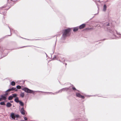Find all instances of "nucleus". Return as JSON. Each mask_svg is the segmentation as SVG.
<instances>
[{
	"instance_id": "obj_1",
	"label": "nucleus",
	"mask_w": 121,
	"mask_h": 121,
	"mask_svg": "<svg viewBox=\"0 0 121 121\" xmlns=\"http://www.w3.org/2000/svg\"><path fill=\"white\" fill-rule=\"evenodd\" d=\"M71 28H68L63 30L62 38L64 39L67 36L69 35V33L70 31Z\"/></svg>"
},
{
	"instance_id": "obj_2",
	"label": "nucleus",
	"mask_w": 121,
	"mask_h": 121,
	"mask_svg": "<svg viewBox=\"0 0 121 121\" xmlns=\"http://www.w3.org/2000/svg\"><path fill=\"white\" fill-rule=\"evenodd\" d=\"M22 90L24 91L25 92L27 93H33L34 94L35 91L31 90L25 87L22 89Z\"/></svg>"
},
{
	"instance_id": "obj_3",
	"label": "nucleus",
	"mask_w": 121,
	"mask_h": 121,
	"mask_svg": "<svg viewBox=\"0 0 121 121\" xmlns=\"http://www.w3.org/2000/svg\"><path fill=\"white\" fill-rule=\"evenodd\" d=\"M69 88H63L59 90L58 92H56L55 93H53L51 92H46L47 93H51V94H53V95L55 94H56L60 92H61L62 91H67L68 90Z\"/></svg>"
},
{
	"instance_id": "obj_4",
	"label": "nucleus",
	"mask_w": 121,
	"mask_h": 121,
	"mask_svg": "<svg viewBox=\"0 0 121 121\" xmlns=\"http://www.w3.org/2000/svg\"><path fill=\"white\" fill-rule=\"evenodd\" d=\"M10 116L14 120H17V118L19 117V115L18 114L16 115L14 113H13L11 114Z\"/></svg>"
},
{
	"instance_id": "obj_5",
	"label": "nucleus",
	"mask_w": 121,
	"mask_h": 121,
	"mask_svg": "<svg viewBox=\"0 0 121 121\" xmlns=\"http://www.w3.org/2000/svg\"><path fill=\"white\" fill-rule=\"evenodd\" d=\"M76 96L79 98H80L83 99H84L85 97L84 96L81 95L79 93H76Z\"/></svg>"
},
{
	"instance_id": "obj_6",
	"label": "nucleus",
	"mask_w": 121,
	"mask_h": 121,
	"mask_svg": "<svg viewBox=\"0 0 121 121\" xmlns=\"http://www.w3.org/2000/svg\"><path fill=\"white\" fill-rule=\"evenodd\" d=\"M110 33H112L113 35H114L115 36H116L115 35L116 34H118L117 31L115 30H110Z\"/></svg>"
},
{
	"instance_id": "obj_7",
	"label": "nucleus",
	"mask_w": 121,
	"mask_h": 121,
	"mask_svg": "<svg viewBox=\"0 0 121 121\" xmlns=\"http://www.w3.org/2000/svg\"><path fill=\"white\" fill-rule=\"evenodd\" d=\"M20 112L23 115H25V111L24 110V108L22 107L20 110Z\"/></svg>"
},
{
	"instance_id": "obj_8",
	"label": "nucleus",
	"mask_w": 121,
	"mask_h": 121,
	"mask_svg": "<svg viewBox=\"0 0 121 121\" xmlns=\"http://www.w3.org/2000/svg\"><path fill=\"white\" fill-rule=\"evenodd\" d=\"M8 94L7 93H6L5 95H1V97L3 100H5L6 99V97L5 96V95H7Z\"/></svg>"
},
{
	"instance_id": "obj_9",
	"label": "nucleus",
	"mask_w": 121,
	"mask_h": 121,
	"mask_svg": "<svg viewBox=\"0 0 121 121\" xmlns=\"http://www.w3.org/2000/svg\"><path fill=\"white\" fill-rule=\"evenodd\" d=\"M86 24H82L80 25L79 27L80 29H81L83 28L85 26Z\"/></svg>"
},
{
	"instance_id": "obj_10",
	"label": "nucleus",
	"mask_w": 121,
	"mask_h": 121,
	"mask_svg": "<svg viewBox=\"0 0 121 121\" xmlns=\"http://www.w3.org/2000/svg\"><path fill=\"white\" fill-rule=\"evenodd\" d=\"M79 28L78 27H76L73 28V31L74 32H76L77 31L78 29Z\"/></svg>"
},
{
	"instance_id": "obj_11",
	"label": "nucleus",
	"mask_w": 121,
	"mask_h": 121,
	"mask_svg": "<svg viewBox=\"0 0 121 121\" xmlns=\"http://www.w3.org/2000/svg\"><path fill=\"white\" fill-rule=\"evenodd\" d=\"M12 105V104L9 102H8L6 104V106L7 107H10Z\"/></svg>"
},
{
	"instance_id": "obj_12",
	"label": "nucleus",
	"mask_w": 121,
	"mask_h": 121,
	"mask_svg": "<svg viewBox=\"0 0 121 121\" xmlns=\"http://www.w3.org/2000/svg\"><path fill=\"white\" fill-rule=\"evenodd\" d=\"M15 101L17 103H18L20 101L19 100L18 98V97H16L14 99Z\"/></svg>"
},
{
	"instance_id": "obj_13",
	"label": "nucleus",
	"mask_w": 121,
	"mask_h": 121,
	"mask_svg": "<svg viewBox=\"0 0 121 121\" xmlns=\"http://www.w3.org/2000/svg\"><path fill=\"white\" fill-rule=\"evenodd\" d=\"M20 96L22 98H23L24 96V93L23 92H21L20 94Z\"/></svg>"
},
{
	"instance_id": "obj_14",
	"label": "nucleus",
	"mask_w": 121,
	"mask_h": 121,
	"mask_svg": "<svg viewBox=\"0 0 121 121\" xmlns=\"http://www.w3.org/2000/svg\"><path fill=\"white\" fill-rule=\"evenodd\" d=\"M107 6L106 5L104 4V9H103V11H105L106 9Z\"/></svg>"
},
{
	"instance_id": "obj_15",
	"label": "nucleus",
	"mask_w": 121,
	"mask_h": 121,
	"mask_svg": "<svg viewBox=\"0 0 121 121\" xmlns=\"http://www.w3.org/2000/svg\"><path fill=\"white\" fill-rule=\"evenodd\" d=\"M19 104H20V105L22 106H23L24 105V104L21 101H20L19 102Z\"/></svg>"
},
{
	"instance_id": "obj_16",
	"label": "nucleus",
	"mask_w": 121,
	"mask_h": 121,
	"mask_svg": "<svg viewBox=\"0 0 121 121\" xmlns=\"http://www.w3.org/2000/svg\"><path fill=\"white\" fill-rule=\"evenodd\" d=\"M13 98V97L12 96H10L9 97L8 99L9 100H10L12 99Z\"/></svg>"
},
{
	"instance_id": "obj_17",
	"label": "nucleus",
	"mask_w": 121,
	"mask_h": 121,
	"mask_svg": "<svg viewBox=\"0 0 121 121\" xmlns=\"http://www.w3.org/2000/svg\"><path fill=\"white\" fill-rule=\"evenodd\" d=\"M15 84V83L14 81H12L11 82V85L13 86H14Z\"/></svg>"
},
{
	"instance_id": "obj_18",
	"label": "nucleus",
	"mask_w": 121,
	"mask_h": 121,
	"mask_svg": "<svg viewBox=\"0 0 121 121\" xmlns=\"http://www.w3.org/2000/svg\"><path fill=\"white\" fill-rule=\"evenodd\" d=\"M12 96L13 97H15L16 98L17 97V95L16 94H12Z\"/></svg>"
},
{
	"instance_id": "obj_19",
	"label": "nucleus",
	"mask_w": 121,
	"mask_h": 121,
	"mask_svg": "<svg viewBox=\"0 0 121 121\" xmlns=\"http://www.w3.org/2000/svg\"><path fill=\"white\" fill-rule=\"evenodd\" d=\"M0 105H5V103H4V102H0Z\"/></svg>"
},
{
	"instance_id": "obj_20",
	"label": "nucleus",
	"mask_w": 121,
	"mask_h": 121,
	"mask_svg": "<svg viewBox=\"0 0 121 121\" xmlns=\"http://www.w3.org/2000/svg\"><path fill=\"white\" fill-rule=\"evenodd\" d=\"M16 88L17 89H20L21 88V87L19 85H18L17 86Z\"/></svg>"
},
{
	"instance_id": "obj_21",
	"label": "nucleus",
	"mask_w": 121,
	"mask_h": 121,
	"mask_svg": "<svg viewBox=\"0 0 121 121\" xmlns=\"http://www.w3.org/2000/svg\"><path fill=\"white\" fill-rule=\"evenodd\" d=\"M11 91H14L16 89V88L15 87H13L11 88Z\"/></svg>"
},
{
	"instance_id": "obj_22",
	"label": "nucleus",
	"mask_w": 121,
	"mask_h": 121,
	"mask_svg": "<svg viewBox=\"0 0 121 121\" xmlns=\"http://www.w3.org/2000/svg\"><path fill=\"white\" fill-rule=\"evenodd\" d=\"M56 56H54V57L52 58V59L53 60H55L56 59Z\"/></svg>"
},
{
	"instance_id": "obj_23",
	"label": "nucleus",
	"mask_w": 121,
	"mask_h": 121,
	"mask_svg": "<svg viewBox=\"0 0 121 121\" xmlns=\"http://www.w3.org/2000/svg\"><path fill=\"white\" fill-rule=\"evenodd\" d=\"M11 91V89H10L7 90L6 91Z\"/></svg>"
},
{
	"instance_id": "obj_24",
	"label": "nucleus",
	"mask_w": 121,
	"mask_h": 121,
	"mask_svg": "<svg viewBox=\"0 0 121 121\" xmlns=\"http://www.w3.org/2000/svg\"><path fill=\"white\" fill-rule=\"evenodd\" d=\"M24 120H27V118L26 117H24Z\"/></svg>"
},
{
	"instance_id": "obj_25",
	"label": "nucleus",
	"mask_w": 121,
	"mask_h": 121,
	"mask_svg": "<svg viewBox=\"0 0 121 121\" xmlns=\"http://www.w3.org/2000/svg\"><path fill=\"white\" fill-rule=\"evenodd\" d=\"M72 89H73V90H76V88H75V87H73Z\"/></svg>"
},
{
	"instance_id": "obj_26",
	"label": "nucleus",
	"mask_w": 121,
	"mask_h": 121,
	"mask_svg": "<svg viewBox=\"0 0 121 121\" xmlns=\"http://www.w3.org/2000/svg\"><path fill=\"white\" fill-rule=\"evenodd\" d=\"M3 100L2 99V98L1 97V98H0V101H2Z\"/></svg>"
},
{
	"instance_id": "obj_27",
	"label": "nucleus",
	"mask_w": 121,
	"mask_h": 121,
	"mask_svg": "<svg viewBox=\"0 0 121 121\" xmlns=\"http://www.w3.org/2000/svg\"><path fill=\"white\" fill-rule=\"evenodd\" d=\"M91 29V28H86V29H87V30H90Z\"/></svg>"
},
{
	"instance_id": "obj_28",
	"label": "nucleus",
	"mask_w": 121,
	"mask_h": 121,
	"mask_svg": "<svg viewBox=\"0 0 121 121\" xmlns=\"http://www.w3.org/2000/svg\"><path fill=\"white\" fill-rule=\"evenodd\" d=\"M9 28L10 29V32H11L12 31V29H11L9 27Z\"/></svg>"
},
{
	"instance_id": "obj_29",
	"label": "nucleus",
	"mask_w": 121,
	"mask_h": 121,
	"mask_svg": "<svg viewBox=\"0 0 121 121\" xmlns=\"http://www.w3.org/2000/svg\"><path fill=\"white\" fill-rule=\"evenodd\" d=\"M15 90V91H17V89H16L15 90Z\"/></svg>"
},
{
	"instance_id": "obj_30",
	"label": "nucleus",
	"mask_w": 121,
	"mask_h": 121,
	"mask_svg": "<svg viewBox=\"0 0 121 121\" xmlns=\"http://www.w3.org/2000/svg\"><path fill=\"white\" fill-rule=\"evenodd\" d=\"M13 102V101H10V102L11 103H12V102Z\"/></svg>"
},
{
	"instance_id": "obj_31",
	"label": "nucleus",
	"mask_w": 121,
	"mask_h": 121,
	"mask_svg": "<svg viewBox=\"0 0 121 121\" xmlns=\"http://www.w3.org/2000/svg\"><path fill=\"white\" fill-rule=\"evenodd\" d=\"M63 60H62V61H65V60L64 59H63Z\"/></svg>"
},
{
	"instance_id": "obj_32",
	"label": "nucleus",
	"mask_w": 121,
	"mask_h": 121,
	"mask_svg": "<svg viewBox=\"0 0 121 121\" xmlns=\"http://www.w3.org/2000/svg\"><path fill=\"white\" fill-rule=\"evenodd\" d=\"M109 23H108V24L107 25V26H109Z\"/></svg>"
},
{
	"instance_id": "obj_33",
	"label": "nucleus",
	"mask_w": 121,
	"mask_h": 121,
	"mask_svg": "<svg viewBox=\"0 0 121 121\" xmlns=\"http://www.w3.org/2000/svg\"><path fill=\"white\" fill-rule=\"evenodd\" d=\"M21 121H25L23 120H22Z\"/></svg>"
},
{
	"instance_id": "obj_34",
	"label": "nucleus",
	"mask_w": 121,
	"mask_h": 121,
	"mask_svg": "<svg viewBox=\"0 0 121 121\" xmlns=\"http://www.w3.org/2000/svg\"><path fill=\"white\" fill-rule=\"evenodd\" d=\"M59 61H60V62H61V61L60 60H59Z\"/></svg>"
},
{
	"instance_id": "obj_35",
	"label": "nucleus",
	"mask_w": 121,
	"mask_h": 121,
	"mask_svg": "<svg viewBox=\"0 0 121 121\" xmlns=\"http://www.w3.org/2000/svg\"><path fill=\"white\" fill-rule=\"evenodd\" d=\"M41 92H43V91H41Z\"/></svg>"
},
{
	"instance_id": "obj_36",
	"label": "nucleus",
	"mask_w": 121,
	"mask_h": 121,
	"mask_svg": "<svg viewBox=\"0 0 121 121\" xmlns=\"http://www.w3.org/2000/svg\"><path fill=\"white\" fill-rule=\"evenodd\" d=\"M65 65H66V64H65Z\"/></svg>"
}]
</instances>
